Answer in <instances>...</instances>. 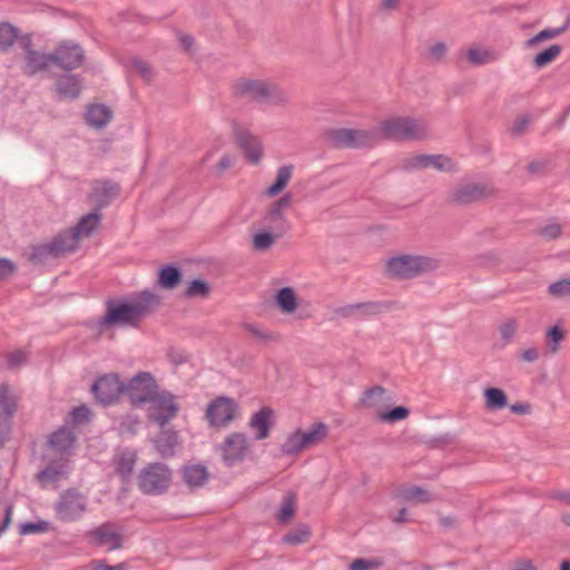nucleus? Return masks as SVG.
I'll use <instances>...</instances> for the list:
<instances>
[{
    "label": "nucleus",
    "mask_w": 570,
    "mask_h": 570,
    "mask_svg": "<svg viewBox=\"0 0 570 570\" xmlns=\"http://www.w3.org/2000/svg\"><path fill=\"white\" fill-rule=\"evenodd\" d=\"M293 165H285L279 167L276 173V179L274 184H272L266 190L267 196L274 197L282 193L289 183L293 175Z\"/></svg>",
    "instance_id": "nucleus-34"
},
{
    "label": "nucleus",
    "mask_w": 570,
    "mask_h": 570,
    "mask_svg": "<svg viewBox=\"0 0 570 570\" xmlns=\"http://www.w3.org/2000/svg\"><path fill=\"white\" fill-rule=\"evenodd\" d=\"M324 135L325 139L336 148L373 147L380 141V134L376 130L331 128Z\"/></svg>",
    "instance_id": "nucleus-5"
},
{
    "label": "nucleus",
    "mask_w": 570,
    "mask_h": 570,
    "mask_svg": "<svg viewBox=\"0 0 570 570\" xmlns=\"http://www.w3.org/2000/svg\"><path fill=\"white\" fill-rule=\"evenodd\" d=\"M291 205V194H285L274 202L261 219V224L264 229L284 236L291 229V224L285 216V210L288 209Z\"/></svg>",
    "instance_id": "nucleus-13"
},
{
    "label": "nucleus",
    "mask_w": 570,
    "mask_h": 570,
    "mask_svg": "<svg viewBox=\"0 0 570 570\" xmlns=\"http://www.w3.org/2000/svg\"><path fill=\"white\" fill-rule=\"evenodd\" d=\"M441 266L440 259L425 255H399L386 262V273L397 279H412L432 273Z\"/></svg>",
    "instance_id": "nucleus-3"
},
{
    "label": "nucleus",
    "mask_w": 570,
    "mask_h": 570,
    "mask_svg": "<svg viewBox=\"0 0 570 570\" xmlns=\"http://www.w3.org/2000/svg\"><path fill=\"white\" fill-rule=\"evenodd\" d=\"M159 385L150 372H138L125 383V394L135 406L146 405L151 396L157 393Z\"/></svg>",
    "instance_id": "nucleus-10"
},
{
    "label": "nucleus",
    "mask_w": 570,
    "mask_h": 570,
    "mask_svg": "<svg viewBox=\"0 0 570 570\" xmlns=\"http://www.w3.org/2000/svg\"><path fill=\"white\" fill-rule=\"evenodd\" d=\"M0 409L2 415L13 419L18 411V399L7 383L0 384Z\"/></svg>",
    "instance_id": "nucleus-32"
},
{
    "label": "nucleus",
    "mask_w": 570,
    "mask_h": 570,
    "mask_svg": "<svg viewBox=\"0 0 570 570\" xmlns=\"http://www.w3.org/2000/svg\"><path fill=\"white\" fill-rule=\"evenodd\" d=\"M91 542L97 547H106L107 551L121 549L124 546L122 533L111 523H102L88 533Z\"/></svg>",
    "instance_id": "nucleus-17"
},
{
    "label": "nucleus",
    "mask_w": 570,
    "mask_h": 570,
    "mask_svg": "<svg viewBox=\"0 0 570 570\" xmlns=\"http://www.w3.org/2000/svg\"><path fill=\"white\" fill-rule=\"evenodd\" d=\"M328 428L323 422L314 423L311 429L306 432H302V440L304 442L305 449L321 443L327 435Z\"/></svg>",
    "instance_id": "nucleus-37"
},
{
    "label": "nucleus",
    "mask_w": 570,
    "mask_h": 570,
    "mask_svg": "<svg viewBox=\"0 0 570 570\" xmlns=\"http://www.w3.org/2000/svg\"><path fill=\"white\" fill-rule=\"evenodd\" d=\"M184 482L191 489L203 487L209 479V472L202 464L186 465L181 469Z\"/></svg>",
    "instance_id": "nucleus-27"
},
{
    "label": "nucleus",
    "mask_w": 570,
    "mask_h": 570,
    "mask_svg": "<svg viewBox=\"0 0 570 570\" xmlns=\"http://www.w3.org/2000/svg\"><path fill=\"white\" fill-rule=\"evenodd\" d=\"M497 189L487 184L464 183L456 185L449 194V202L458 206H466L473 203L494 197Z\"/></svg>",
    "instance_id": "nucleus-12"
},
{
    "label": "nucleus",
    "mask_w": 570,
    "mask_h": 570,
    "mask_svg": "<svg viewBox=\"0 0 570 570\" xmlns=\"http://www.w3.org/2000/svg\"><path fill=\"white\" fill-rule=\"evenodd\" d=\"M96 400L107 406L116 403L121 394H125V382L118 374L109 373L99 376L91 386Z\"/></svg>",
    "instance_id": "nucleus-14"
},
{
    "label": "nucleus",
    "mask_w": 570,
    "mask_h": 570,
    "mask_svg": "<svg viewBox=\"0 0 570 570\" xmlns=\"http://www.w3.org/2000/svg\"><path fill=\"white\" fill-rule=\"evenodd\" d=\"M448 53V47L444 42L432 45L426 51V59L432 63L441 62Z\"/></svg>",
    "instance_id": "nucleus-52"
},
{
    "label": "nucleus",
    "mask_w": 570,
    "mask_h": 570,
    "mask_svg": "<svg viewBox=\"0 0 570 570\" xmlns=\"http://www.w3.org/2000/svg\"><path fill=\"white\" fill-rule=\"evenodd\" d=\"M250 443L248 438L240 432L230 433L220 445L223 461L226 465L233 466L242 462L249 452Z\"/></svg>",
    "instance_id": "nucleus-16"
},
{
    "label": "nucleus",
    "mask_w": 570,
    "mask_h": 570,
    "mask_svg": "<svg viewBox=\"0 0 570 570\" xmlns=\"http://www.w3.org/2000/svg\"><path fill=\"white\" fill-rule=\"evenodd\" d=\"M406 169L434 168L439 171L454 173L455 164L444 155H417L406 160Z\"/></svg>",
    "instance_id": "nucleus-18"
},
{
    "label": "nucleus",
    "mask_w": 570,
    "mask_h": 570,
    "mask_svg": "<svg viewBox=\"0 0 570 570\" xmlns=\"http://www.w3.org/2000/svg\"><path fill=\"white\" fill-rule=\"evenodd\" d=\"M81 79L77 75H61L56 80V92L61 99H76L81 91Z\"/></svg>",
    "instance_id": "nucleus-22"
},
{
    "label": "nucleus",
    "mask_w": 570,
    "mask_h": 570,
    "mask_svg": "<svg viewBox=\"0 0 570 570\" xmlns=\"http://www.w3.org/2000/svg\"><path fill=\"white\" fill-rule=\"evenodd\" d=\"M566 332L560 326L556 325L548 330L546 334V344L548 352L556 354L559 351L560 343L564 340Z\"/></svg>",
    "instance_id": "nucleus-45"
},
{
    "label": "nucleus",
    "mask_w": 570,
    "mask_h": 570,
    "mask_svg": "<svg viewBox=\"0 0 570 570\" xmlns=\"http://www.w3.org/2000/svg\"><path fill=\"white\" fill-rule=\"evenodd\" d=\"M171 478V471L165 463H149L138 474V488L144 494L159 495L168 490Z\"/></svg>",
    "instance_id": "nucleus-6"
},
{
    "label": "nucleus",
    "mask_w": 570,
    "mask_h": 570,
    "mask_svg": "<svg viewBox=\"0 0 570 570\" xmlns=\"http://www.w3.org/2000/svg\"><path fill=\"white\" fill-rule=\"evenodd\" d=\"M562 47L560 45H551L549 48L539 52L532 60V65L537 69H542L552 61L557 59V57L561 53Z\"/></svg>",
    "instance_id": "nucleus-43"
},
{
    "label": "nucleus",
    "mask_w": 570,
    "mask_h": 570,
    "mask_svg": "<svg viewBox=\"0 0 570 570\" xmlns=\"http://www.w3.org/2000/svg\"><path fill=\"white\" fill-rule=\"evenodd\" d=\"M273 414V410L268 406H264L253 414L249 420V426L257 431L255 440H264L268 438L272 428L271 419Z\"/></svg>",
    "instance_id": "nucleus-25"
},
{
    "label": "nucleus",
    "mask_w": 570,
    "mask_h": 570,
    "mask_svg": "<svg viewBox=\"0 0 570 570\" xmlns=\"http://www.w3.org/2000/svg\"><path fill=\"white\" fill-rule=\"evenodd\" d=\"M296 508V495L293 492L287 493L281 504L278 512L276 513V519L279 523H288L294 514Z\"/></svg>",
    "instance_id": "nucleus-39"
},
{
    "label": "nucleus",
    "mask_w": 570,
    "mask_h": 570,
    "mask_svg": "<svg viewBox=\"0 0 570 570\" xmlns=\"http://www.w3.org/2000/svg\"><path fill=\"white\" fill-rule=\"evenodd\" d=\"M101 218L102 215L96 209L95 212L82 216L71 230L78 240H80L81 237L89 236L95 229H97Z\"/></svg>",
    "instance_id": "nucleus-30"
},
{
    "label": "nucleus",
    "mask_w": 570,
    "mask_h": 570,
    "mask_svg": "<svg viewBox=\"0 0 570 570\" xmlns=\"http://www.w3.org/2000/svg\"><path fill=\"white\" fill-rule=\"evenodd\" d=\"M68 474V463L63 460H55L49 462L46 468L36 474L37 481L42 485L47 487L59 482L65 479Z\"/></svg>",
    "instance_id": "nucleus-21"
},
{
    "label": "nucleus",
    "mask_w": 570,
    "mask_h": 570,
    "mask_svg": "<svg viewBox=\"0 0 570 570\" xmlns=\"http://www.w3.org/2000/svg\"><path fill=\"white\" fill-rule=\"evenodd\" d=\"M239 415L238 403L225 395H220L212 400L205 412V420L210 428H227Z\"/></svg>",
    "instance_id": "nucleus-8"
},
{
    "label": "nucleus",
    "mask_w": 570,
    "mask_h": 570,
    "mask_svg": "<svg viewBox=\"0 0 570 570\" xmlns=\"http://www.w3.org/2000/svg\"><path fill=\"white\" fill-rule=\"evenodd\" d=\"M148 419L164 428L179 412L177 396L167 390L159 389L147 402Z\"/></svg>",
    "instance_id": "nucleus-7"
},
{
    "label": "nucleus",
    "mask_w": 570,
    "mask_h": 570,
    "mask_svg": "<svg viewBox=\"0 0 570 570\" xmlns=\"http://www.w3.org/2000/svg\"><path fill=\"white\" fill-rule=\"evenodd\" d=\"M19 37V29L9 22H0V51L7 52Z\"/></svg>",
    "instance_id": "nucleus-40"
},
{
    "label": "nucleus",
    "mask_w": 570,
    "mask_h": 570,
    "mask_svg": "<svg viewBox=\"0 0 570 570\" xmlns=\"http://www.w3.org/2000/svg\"><path fill=\"white\" fill-rule=\"evenodd\" d=\"M410 414V411L405 406H395L392 410L380 412L377 417L382 422L394 423L397 421L405 420Z\"/></svg>",
    "instance_id": "nucleus-50"
},
{
    "label": "nucleus",
    "mask_w": 570,
    "mask_h": 570,
    "mask_svg": "<svg viewBox=\"0 0 570 570\" xmlns=\"http://www.w3.org/2000/svg\"><path fill=\"white\" fill-rule=\"evenodd\" d=\"M210 294V285L203 279H194L184 292L185 297L194 298L202 297L207 298Z\"/></svg>",
    "instance_id": "nucleus-47"
},
{
    "label": "nucleus",
    "mask_w": 570,
    "mask_h": 570,
    "mask_svg": "<svg viewBox=\"0 0 570 570\" xmlns=\"http://www.w3.org/2000/svg\"><path fill=\"white\" fill-rule=\"evenodd\" d=\"M88 499L76 488L63 491L55 503L57 518L62 522H72L81 518L86 512Z\"/></svg>",
    "instance_id": "nucleus-9"
},
{
    "label": "nucleus",
    "mask_w": 570,
    "mask_h": 570,
    "mask_svg": "<svg viewBox=\"0 0 570 570\" xmlns=\"http://www.w3.org/2000/svg\"><path fill=\"white\" fill-rule=\"evenodd\" d=\"M233 89L235 96L258 104L285 106L288 102L287 94L277 83L263 79L240 78L234 82Z\"/></svg>",
    "instance_id": "nucleus-2"
},
{
    "label": "nucleus",
    "mask_w": 570,
    "mask_h": 570,
    "mask_svg": "<svg viewBox=\"0 0 570 570\" xmlns=\"http://www.w3.org/2000/svg\"><path fill=\"white\" fill-rule=\"evenodd\" d=\"M377 132L393 140H421L429 136V126L423 119L396 117L382 121Z\"/></svg>",
    "instance_id": "nucleus-4"
},
{
    "label": "nucleus",
    "mask_w": 570,
    "mask_h": 570,
    "mask_svg": "<svg viewBox=\"0 0 570 570\" xmlns=\"http://www.w3.org/2000/svg\"><path fill=\"white\" fill-rule=\"evenodd\" d=\"M548 292L552 296H570V277L550 284Z\"/></svg>",
    "instance_id": "nucleus-53"
},
{
    "label": "nucleus",
    "mask_w": 570,
    "mask_h": 570,
    "mask_svg": "<svg viewBox=\"0 0 570 570\" xmlns=\"http://www.w3.org/2000/svg\"><path fill=\"white\" fill-rule=\"evenodd\" d=\"M160 304V298L153 292L144 291L131 303L116 301L106 302V313L99 320L101 328L114 326H138L139 322L149 315Z\"/></svg>",
    "instance_id": "nucleus-1"
},
{
    "label": "nucleus",
    "mask_w": 570,
    "mask_h": 570,
    "mask_svg": "<svg viewBox=\"0 0 570 570\" xmlns=\"http://www.w3.org/2000/svg\"><path fill=\"white\" fill-rule=\"evenodd\" d=\"M137 455L132 451H124L114 459L115 471L124 480L128 479L135 468Z\"/></svg>",
    "instance_id": "nucleus-31"
},
{
    "label": "nucleus",
    "mask_w": 570,
    "mask_h": 570,
    "mask_svg": "<svg viewBox=\"0 0 570 570\" xmlns=\"http://www.w3.org/2000/svg\"><path fill=\"white\" fill-rule=\"evenodd\" d=\"M45 524H46L45 522H38V523L27 522V523H22L20 525V531L19 532H20L21 535L41 532V531H43L46 529Z\"/></svg>",
    "instance_id": "nucleus-63"
},
{
    "label": "nucleus",
    "mask_w": 570,
    "mask_h": 570,
    "mask_svg": "<svg viewBox=\"0 0 570 570\" xmlns=\"http://www.w3.org/2000/svg\"><path fill=\"white\" fill-rule=\"evenodd\" d=\"M400 495L402 499L414 503H428L432 501V497L425 489L412 485L401 490Z\"/></svg>",
    "instance_id": "nucleus-42"
},
{
    "label": "nucleus",
    "mask_w": 570,
    "mask_h": 570,
    "mask_svg": "<svg viewBox=\"0 0 570 570\" xmlns=\"http://www.w3.org/2000/svg\"><path fill=\"white\" fill-rule=\"evenodd\" d=\"M531 121V118L529 115H524L522 116L520 119H518L512 128H511V134L513 136H520L521 134H523L525 131V129L528 128L529 124Z\"/></svg>",
    "instance_id": "nucleus-62"
},
{
    "label": "nucleus",
    "mask_w": 570,
    "mask_h": 570,
    "mask_svg": "<svg viewBox=\"0 0 570 570\" xmlns=\"http://www.w3.org/2000/svg\"><path fill=\"white\" fill-rule=\"evenodd\" d=\"M308 535H309L308 531L302 530V531H297V532L287 533L283 538V540H284V542H287V543H291V544H298V543H302V542L306 541Z\"/></svg>",
    "instance_id": "nucleus-61"
},
{
    "label": "nucleus",
    "mask_w": 570,
    "mask_h": 570,
    "mask_svg": "<svg viewBox=\"0 0 570 570\" xmlns=\"http://www.w3.org/2000/svg\"><path fill=\"white\" fill-rule=\"evenodd\" d=\"M485 406L490 411L500 410L508 405V397L499 387H488L483 392Z\"/></svg>",
    "instance_id": "nucleus-36"
},
{
    "label": "nucleus",
    "mask_w": 570,
    "mask_h": 570,
    "mask_svg": "<svg viewBox=\"0 0 570 570\" xmlns=\"http://www.w3.org/2000/svg\"><path fill=\"white\" fill-rule=\"evenodd\" d=\"M539 356H540V353L537 347H529L520 354V358L522 361L529 362V363L538 361Z\"/></svg>",
    "instance_id": "nucleus-64"
},
{
    "label": "nucleus",
    "mask_w": 570,
    "mask_h": 570,
    "mask_svg": "<svg viewBox=\"0 0 570 570\" xmlns=\"http://www.w3.org/2000/svg\"><path fill=\"white\" fill-rule=\"evenodd\" d=\"M183 278L180 269L174 265H167L160 268L158 273V284L166 289L177 287Z\"/></svg>",
    "instance_id": "nucleus-33"
},
{
    "label": "nucleus",
    "mask_w": 570,
    "mask_h": 570,
    "mask_svg": "<svg viewBox=\"0 0 570 570\" xmlns=\"http://www.w3.org/2000/svg\"><path fill=\"white\" fill-rule=\"evenodd\" d=\"M518 326H519L518 321L514 317H510L500 324L499 332H500L502 341L505 344H509L512 342L513 336L517 333Z\"/></svg>",
    "instance_id": "nucleus-51"
},
{
    "label": "nucleus",
    "mask_w": 570,
    "mask_h": 570,
    "mask_svg": "<svg viewBox=\"0 0 570 570\" xmlns=\"http://www.w3.org/2000/svg\"><path fill=\"white\" fill-rule=\"evenodd\" d=\"M17 271L13 262L7 258H0V282L11 277Z\"/></svg>",
    "instance_id": "nucleus-58"
},
{
    "label": "nucleus",
    "mask_w": 570,
    "mask_h": 570,
    "mask_svg": "<svg viewBox=\"0 0 570 570\" xmlns=\"http://www.w3.org/2000/svg\"><path fill=\"white\" fill-rule=\"evenodd\" d=\"M9 368H17L27 362V354L22 351H13L6 356Z\"/></svg>",
    "instance_id": "nucleus-57"
},
{
    "label": "nucleus",
    "mask_w": 570,
    "mask_h": 570,
    "mask_svg": "<svg viewBox=\"0 0 570 570\" xmlns=\"http://www.w3.org/2000/svg\"><path fill=\"white\" fill-rule=\"evenodd\" d=\"M76 442L75 433L71 429L62 426L53 432L49 439L50 446L60 455H68L72 451Z\"/></svg>",
    "instance_id": "nucleus-23"
},
{
    "label": "nucleus",
    "mask_w": 570,
    "mask_h": 570,
    "mask_svg": "<svg viewBox=\"0 0 570 570\" xmlns=\"http://www.w3.org/2000/svg\"><path fill=\"white\" fill-rule=\"evenodd\" d=\"M53 257V249H51L50 243L41 244L38 246H33L31 254H30V261L33 264H45L49 258Z\"/></svg>",
    "instance_id": "nucleus-48"
},
{
    "label": "nucleus",
    "mask_w": 570,
    "mask_h": 570,
    "mask_svg": "<svg viewBox=\"0 0 570 570\" xmlns=\"http://www.w3.org/2000/svg\"><path fill=\"white\" fill-rule=\"evenodd\" d=\"M235 136L238 146L245 153L248 161L252 164H257L262 157V145L259 139L253 136L245 128H235Z\"/></svg>",
    "instance_id": "nucleus-20"
},
{
    "label": "nucleus",
    "mask_w": 570,
    "mask_h": 570,
    "mask_svg": "<svg viewBox=\"0 0 570 570\" xmlns=\"http://www.w3.org/2000/svg\"><path fill=\"white\" fill-rule=\"evenodd\" d=\"M468 60L475 66L485 65L497 59L495 55L488 50L469 49L466 52Z\"/></svg>",
    "instance_id": "nucleus-49"
},
{
    "label": "nucleus",
    "mask_w": 570,
    "mask_h": 570,
    "mask_svg": "<svg viewBox=\"0 0 570 570\" xmlns=\"http://www.w3.org/2000/svg\"><path fill=\"white\" fill-rule=\"evenodd\" d=\"M276 303L285 313H293L297 308V297L292 287H283L276 294Z\"/></svg>",
    "instance_id": "nucleus-38"
},
{
    "label": "nucleus",
    "mask_w": 570,
    "mask_h": 570,
    "mask_svg": "<svg viewBox=\"0 0 570 570\" xmlns=\"http://www.w3.org/2000/svg\"><path fill=\"white\" fill-rule=\"evenodd\" d=\"M90 414L91 412L86 405L77 406L70 413L72 420L77 423L88 422L90 419Z\"/></svg>",
    "instance_id": "nucleus-59"
},
{
    "label": "nucleus",
    "mask_w": 570,
    "mask_h": 570,
    "mask_svg": "<svg viewBox=\"0 0 570 570\" xmlns=\"http://www.w3.org/2000/svg\"><path fill=\"white\" fill-rule=\"evenodd\" d=\"M50 62L51 52L30 51L29 55H24L22 72L28 77H32L38 72L47 70Z\"/></svg>",
    "instance_id": "nucleus-24"
},
{
    "label": "nucleus",
    "mask_w": 570,
    "mask_h": 570,
    "mask_svg": "<svg viewBox=\"0 0 570 570\" xmlns=\"http://www.w3.org/2000/svg\"><path fill=\"white\" fill-rule=\"evenodd\" d=\"M401 308H403V305L396 301H368L341 306L335 309V314L342 318L356 317L363 320Z\"/></svg>",
    "instance_id": "nucleus-11"
},
{
    "label": "nucleus",
    "mask_w": 570,
    "mask_h": 570,
    "mask_svg": "<svg viewBox=\"0 0 570 570\" xmlns=\"http://www.w3.org/2000/svg\"><path fill=\"white\" fill-rule=\"evenodd\" d=\"M140 422L137 415L135 414H127L122 417L120 422V430L121 432H127L129 434H135L137 432V429L139 426Z\"/></svg>",
    "instance_id": "nucleus-56"
},
{
    "label": "nucleus",
    "mask_w": 570,
    "mask_h": 570,
    "mask_svg": "<svg viewBox=\"0 0 570 570\" xmlns=\"http://www.w3.org/2000/svg\"><path fill=\"white\" fill-rule=\"evenodd\" d=\"M570 26V16L567 18L566 22L559 28H547L537 33L534 37L528 39L524 42L525 48L537 47L539 43L546 40L554 39L562 35L566 30H568Z\"/></svg>",
    "instance_id": "nucleus-35"
},
{
    "label": "nucleus",
    "mask_w": 570,
    "mask_h": 570,
    "mask_svg": "<svg viewBox=\"0 0 570 570\" xmlns=\"http://www.w3.org/2000/svg\"><path fill=\"white\" fill-rule=\"evenodd\" d=\"M112 118V111L105 105L96 104L88 107L86 121L95 128H104Z\"/></svg>",
    "instance_id": "nucleus-29"
},
{
    "label": "nucleus",
    "mask_w": 570,
    "mask_h": 570,
    "mask_svg": "<svg viewBox=\"0 0 570 570\" xmlns=\"http://www.w3.org/2000/svg\"><path fill=\"white\" fill-rule=\"evenodd\" d=\"M78 243L79 240L71 228L63 230L50 242L51 249H53V257H59L66 253L73 252L77 248Z\"/></svg>",
    "instance_id": "nucleus-26"
},
{
    "label": "nucleus",
    "mask_w": 570,
    "mask_h": 570,
    "mask_svg": "<svg viewBox=\"0 0 570 570\" xmlns=\"http://www.w3.org/2000/svg\"><path fill=\"white\" fill-rule=\"evenodd\" d=\"M561 234L562 226L557 223L548 224L539 229V235L549 240L557 239Z\"/></svg>",
    "instance_id": "nucleus-55"
},
{
    "label": "nucleus",
    "mask_w": 570,
    "mask_h": 570,
    "mask_svg": "<svg viewBox=\"0 0 570 570\" xmlns=\"http://www.w3.org/2000/svg\"><path fill=\"white\" fill-rule=\"evenodd\" d=\"M386 390L381 385L366 389L360 400V404L367 409L374 407L377 404V401L383 399Z\"/></svg>",
    "instance_id": "nucleus-46"
},
{
    "label": "nucleus",
    "mask_w": 570,
    "mask_h": 570,
    "mask_svg": "<svg viewBox=\"0 0 570 570\" xmlns=\"http://www.w3.org/2000/svg\"><path fill=\"white\" fill-rule=\"evenodd\" d=\"M382 562L377 559H355L350 564V570H374L379 568Z\"/></svg>",
    "instance_id": "nucleus-54"
},
{
    "label": "nucleus",
    "mask_w": 570,
    "mask_h": 570,
    "mask_svg": "<svg viewBox=\"0 0 570 570\" xmlns=\"http://www.w3.org/2000/svg\"><path fill=\"white\" fill-rule=\"evenodd\" d=\"M120 193V187L111 180H96L92 184L90 199L96 204V209L100 210L111 204Z\"/></svg>",
    "instance_id": "nucleus-19"
},
{
    "label": "nucleus",
    "mask_w": 570,
    "mask_h": 570,
    "mask_svg": "<svg viewBox=\"0 0 570 570\" xmlns=\"http://www.w3.org/2000/svg\"><path fill=\"white\" fill-rule=\"evenodd\" d=\"M132 67L135 68V70L146 80V81H150L151 78H153V72H151V69L149 68V66L141 61V60H138V59H135L132 61Z\"/></svg>",
    "instance_id": "nucleus-60"
},
{
    "label": "nucleus",
    "mask_w": 570,
    "mask_h": 570,
    "mask_svg": "<svg viewBox=\"0 0 570 570\" xmlns=\"http://www.w3.org/2000/svg\"><path fill=\"white\" fill-rule=\"evenodd\" d=\"M177 443L178 434L173 430H161L154 441L155 449L163 458L173 456Z\"/></svg>",
    "instance_id": "nucleus-28"
},
{
    "label": "nucleus",
    "mask_w": 570,
    "mask_h": 570,
    "mask_svg": "<svg viewBox=\"0 0 570 570\" xmlns=\"http://www.w3.org/2000/svg\"><path fill=\"white\" fill-rule=\"evenodd\" d=\"M302 431L297 430L291 433L285 442L282 444L281 449L284 454L293 455L297 454L305 449L304 442L302 440Z\"/></svg>",
    "instance_id": "nucleus-44"
},
{
    "label": "nucleus",
    "mask_w": 570,
    "mask_h": 570,
    "mask_svg": "<svg viewBox=\"0 0 570 570\" xmlns=\"http://www.w3.org/2000/svg\"><path fill=\"white\" fill-rule=\"evenodd\" d=\"M281 235H277L274 232L263 229L254 234L253 236V248L255 250L264 252L269 249L278 238H281Z\"/></svg>",
    "instance_id": "nucleus-41"
},
{
    "label": "nucleus",
    "mask_w": 570,
    "mask_h": 570,
    "mask_svg": "<svg viewBox=\"0 0 570 570\" xmlns=\"http://www.w3.org/2000/svg\"><path fill=\"white\" fill-rule=\"evenodd\" d=\"M85 58L86 56L82 47L70 40L60 42L51 52V63L66 71H71L81 67Z\"/></svg>",
    "instance_id": "nucleus-15"
}]
</instances>
